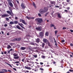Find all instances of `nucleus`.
<instances>
[{"instance_id": "obj_6", "label": "nucleus", "mask_w": 73, "mask_h": 73, "mask_svg": "<svg viewBox=\"0 0 73 73\" xmlns=\"http://www.w3.org/2000/svg\"><path fill=\"white\" fill-rule=\"evenodd\" d=\"M39 13H41V15H43V14H44L45 13V11L42 9H41L40 10Z\"/></svg>"}, {"instance_id": "obj_20", "label": "nucleus", "mask_w": 73, "mask_h": 73, "mask_svg": "<svg viewBox=\"0 0 73 73\" xmlns=\"http://www.w3.org/2000/svg\"><path fill=\"white\" fill-rule=\"evenodd\" d=\"M26 49V48L25 47H21L20 49H21V50H25V49Z\"/></svg>"}, {"instance_id": "obj_22", "label": "nucleus", "mask_w": 73, "mask_h": 73, "mask_svg": "<svg viewBox=\"0 0 73 73\" xmlns=\"http://www.w3.org/2000/svg\"><path fill=\"white\" fill-rule=\"evenodd\" d=\"M51 4H54V5H55V4H56V2L55 1H52L51 2Z\"/></svg>"}, {"instance_id": "obj_42", "label": "nucleus", "mask_w": 73, "mask_h": 73, "mask_svg": "<svg viewBox=\"0 0 73 73\" xmlns=\"http://www.w3.org/2000/svg\"><path fill=\"white\" fill-rule=\"evenodd\" d=\"M66 9H67V10H69V9H70V7H66Z\"/></svg>"}, {"instance_id": "obj_33", "label": "nucleus", "mask_w": 73, "mask_h": 73, "mask_svg": "<svg viewBox=\"0 0 73 73\" xmlns=\"http://www.w3.org/2000/svg\"><path fill=\"white\" fill-rule=\"evenodd\" d=\"M30 44H31V45H35V43H34L33 42H31L30 43Z\"/></svg>"}, {"instance_id": "obj_35", "label": "nucleus", "mask_w": 73, "mask_h": 73, "mask_svg": "<svg viewBox=\"0 0 73 73\" xmlns=\"http://www.w3.org/2000/svg\"><path fill=\"white\" fill-rule=\"evenodd\" d=\"M45 46V43H42V47L44 48Z\"/></svg>"}, {"instance_id": "obj_32", "label": "nucleus", "mask_w": 73, "mask_h": 73, "mask_svg": "<svg viewBox=\"0 0 73 73\" xmlns=\"http://www.w3.org/2000/svg\"><path fill=\"white\" fill-rule=\"evenodd\" d=\"M26 17L28 20H30L31 19V17H28V16H26Z\"/></svg>"}, {"instance_id": "obj_38", "label": "nucleus", "mask_w": 73, "mask_h": 73, "mask_svg": "<svg viewBox=\"0 0 73 73\" xmlns=\"http://www.w3.org/2000/svg\"><path fill=\"white\" fill-rule=\"evenodd\" d=\"M54 7V8H60V6L57 5H56Z\"/></svg>"}, {"instance_id": "obj_57", "label": "nucleus", "mask_w": 73, "mask_h": 73, "mask_svg": "<svg viewBox=\"0 0 73 73\" xmlns=\"http://www.w3.org/2000/svg\"><path fill=\"white\" fill-rule=\"evenodd\" d=\"M69 71L70 72H72V70L71 69H70L69 70Z\"/></svg>"}, {"instance_id": "obj_48", "label": "nucleus", "mask_w": 73, "mask_h": 73, "mask_svg": "<svg viewBox=\"0 0 73 73\" xmlns=\"http://www.w3.org/2000/svg\"><path fill=\"white\" fill-rule=\"evenodd\" d=\"M70 46H73V44H72V43H70Z\"/></svg>"}, {"instance_id": "obj_16", "label": "nucleus", "mask_w": 73, "mask_h": 73, "mask_svg": "<svg viewBox=\"0 0 73 73\" xmlns=\"http://www.w3.org/2000/svg\"><path fill=\"white\" fill-rule=\"evenodd\" d=\"M25 68L28 70L31 69V68L30 67H27L26 66H25Z\"/></svg>"}, {"instance_id": "obj_40", "label": "nucleus", "mask_w": 73, "mask_h": 73, "mask_svg": "<svg viewBox=\"0 0 73 73\" xmlns=\"http://www.w3.org/2000/svg\"><path fill=\"white\" fill-rule=\"evenodd\" d=\"M42 58H45V56L44 55H42Z\"/></svg>"}, {"instance_id": "obj_25", "label": "nucleus", "mask_w": 73, "mask_h": 73, "mask_svg": "<svg viewBox=\"0 0 73 73\" xmlns=\"http://www.w3.org/2000/svg\"><path fill=\"white\" fill-rule=\"evenodd\" d=\"M33 5L34 7L35 8H36V4H35V3L34 2H33Z\"/></svg>"}, {"instance_id": "obj_64", "label": "nucleus", "mask_w": 73, "mask_h": 73, "mask_svg": "<svg viewBox=\"0 0 73 73\" xmlns=\"http://www.w3.org/2000/svg\"><path fill=\"white\" fill-rule=\"evenodd\" d=\"M70 31L71 32H73V30H70Z\"/></svg>"}, {"instance_id": "obj_27", "label": "nucleus", "mask_w": 73, "mask_h": 73, "mask_svg": "<svg viewBox=\"0 0 73 73\" xmlns=\"http://www.w3.org/2000/svg\"><path fill=\"white\" fill-rule=\"evenodd\" d=\"M12 48V47L10 46L9 45H8L7 46V49H10V48Z\"/></svg>"}, {"instance_id": "obj_12", "label": "nucleus", "mask_w": 73, "mask_h": 73, "mask_svg": "<svg viewBox=\"0 0 73 73\" xmlns=\"http://www.w3.org/2000/svg\"><path fill=\"white\" fill-rule=\"evenodd\" d=\"M15 41H19L21 40V38H16L14 39Z\"/></svg>"}, {"instance_id": "obj_50", "label": "nucleus", "mask_w": 73, "mask_h": 73, "mask_svg": "<svg viewBox=\"0 0 73 73\" xmlns=\"http://www.w3.org/2000/svg\"><path fill=\"white\" fill-rule=\"evenodd\" d=\"M8 64V65H9V66H10V67H11V68H12V66H11V65L10 64Z\"/></svg>"}, {"instance_id": "obj_36", "label": "nucleus", "mask_w": 73, "mask_h": 73, "mask_svg": "<svg viewBox=\"0 0 73 73\" xmlns=\"http://www.w3.org/2000/svg\"><path fill=\"white\" fill-rule=\"evenodd\" d=\"M40 70H41L42 71H44V69L42 68H40Z\"/></svg>"}, {"instance_id": "obj_34", "label": "nucleus", "mask_w": 73, "mask_h": 73, "mask_svg": "<svg viewBox=\"0 0 73 73\" xmlns=\"http://www.w3.org/2000/svg\"><path fill=\"white\" fill-rule=\"evenodd\" d=\"M47 43H48V45L49 46H52L51 44H50L49 42H48Z\"/></svg>"}, {"instance_id": "obj_9", "label": "nucleus", "mask_w": 73, "mask_h": 73, "mask_svg": "<svg viewBox=\"0 0 73 73\" xmlns=\"http://www.w3.org/2000/svg\"><path fill=\"white\" fill-rule=\"evenodd\" d=\"M18 24L22 28H23V29H25V27H23V26H24V25H23L22 23H18Z\"/></svg>"}, {"instance_id": "obj_43", "label": "nucleus", "mask_w": 73, "mask_h": 73, "mask_svg": "<svg viewBox=\"0 0 73 73\" xmlns=\"http://www.w3.org/2000/svg\"><path fill=\"white\" fill-rule=\"evenodd\" d=\"M38 15L39 17H41V15L40 13H38Z\"/></svg>"}, {"instance_id": "obj_39", "label": "nucleus", "mask_w": 73, "mask_h": 73, "mask_svg": "<svg viewBox=\"0 0 73 73\" xmlns=\"http://www.w3.org/2000/svg\"><path fill=\"white\" fill-rule=\"evenodd\" d=\"M24 60H25V58L22 59L21 60V61L22 62H24Z\"/></svg>"}, {"instance_id": "obj_17", "label": "nucleus", "mask_w": 73, "mask_h": 73, "mask_svg": "<svg viewBox=\"0 0 73 73\" xmlns=\"http://www.w3.org/2000/svg\"><path fill=\"white\" fill-rule=\"evenodd\" d=\"M57 15L58 18H61V15H60V13H58Z\"/></svg>"}, {"instance_id": "obj_60", "label": "nucleus", "mask_w": 73, "mask_h": 73, "mask_svg": "<svg viewBox=\"0 0 73 73\" xmlns=\"http://www.w3.org/2000/svg\"><path fill=\"white\" fill-rule=\"evenodd\" d=\"M13 69L14 70H15V71H17V70H16V69L15 68H13Z\"/></svg>"}, {"instance_id": "obj_13", "label": "nucleus", "mask_w": 73, "mask_h": 73, "mask_svg": "<svg viewBox=\"0 0 73 73\" xmlns=\"http://www.w3.org/2000/svg\"><path fill=\"white\" fill-rule=\"evenodd\" d=\"M9 4L10 5L11 7H13V4L11 2H9Z\"/></svg>"}, {"instance_id": "obj_8", "label": "nucleus", "mask_w": 73, "mask_h": 73, "mask_svg": "<svg viewBox=\"0 0 73 73\" xmlns=\"http://www.w3.org/2000/svg\"><path fill=\"white\" fill-rule=\"evenodd\" d=\"M64 12L66 13H68L69 14H70L71 15H72V13H70V11H68L67 10H64Z\"/></svg>"}, {"instance_id": "obj_58", "label": "nucleus", "mask_w": 73, "mask_h": 73, "mask_svg": "<svg viewBox=\"0 0 73 73\" xmlns=\"http://www.w3.org/2000/svg\"><path fill=\"white\" fill-rule=\"evenodd\" d=\"M57 31H55V34H57Z\"/></svg>"}, {"instance_id": "obj_1", "label": "nucleus", "mask_w": 73, "mask_h": 73, "mask_svg": "<svg viewBox=\"0 0 73 73\" xmlns=\"http://www.w3.org/2000/svg\"><path fill=\"white\" fill-rule=\"evenodd\" d=\"M9 9L10 11H7V13H8V14H9V15H11V16H13L14 15L13 13L12 12V10H13V9L11 8V7H9Z\"/></svg>"}, {"instance_id": "obj_45", "label": "nucleus", "mask_w": 73, "mask_h": 73, "mask_svg": "<svg viewBox=\"0 0 73 73\" xmlns=\"http://www.w3.org/2000/svg\"><path fill=\"white\" fill-rule=\"evenodd\" d=\"M6 20H7V21H8V20H9V18H6Z\"/></svg>"}, {"instance_id": "obj_29", "label": "nucleus", "mask_w": 73, "mask_h": 73, "mask_svg": "<svg viewBox=\"0 0 73 73\" xmlns=\"http://www.w3.org/2000/svg\"><path fill=\"white\" fill-rule=\"evenodd\" d=\"M13 56H14L15 57H16V56H18V54H13Z\"/></svg>"}, {"instance_id": "obj_23", "label": "nucleus", "mask_w": 73, "mask_h": 73, "mask_svg": "<svg viewBox=\"0 0 73 73\" xmlns=\"http://www.w3.org/2000/svg\"><path fill=\"white\" fill-rule=\"evenodd\" d=\"M62 4H63L64 5V6H66V5H67V4H66V3H65L64 2H63L62 3Z\"/></svg>"}, {"instance_id": "obj_2", "label": "nucleus", "mask_w": 73, "mask_h": 73, "mask_svg": "<svg viewBox=\"0 0 73 73\" xmlns=\"http://www.w3.org/2000/svg\"><path fill=\"white\" fill-rule=\"evenodd\" d=\"M35 21L38 22L39 24H41V23L43 22V20H42V18H36L35 19Z\"/></svg>"}, {"instance_id": "obj_3", "label": "nucleus", "mask_w": 73, "mask_h": 73, "mask_svg": "<svg viewBox=\"0 0 73 73\" xmlns=\"http://www.w3.org/2000/svg\"><path fill=\"white\" fill-rule=\"evenodd\" d=\"M20 22H22L23 24H24L25 25H27V23L25 22V21L24 19H20L19 20Z\"/></svg>"}, {"instance_id": "obj_54", "label": "nucleus", "mask_w": 73, "mask_h": 73, "mask_svg": "<svg viewBox=\"0 0 73 73\" xmlns=\"http://www.w3.org/2000/svg\"><path fill=\"white\" fill-rule=\"evenodd\" d=\"M40 65H42V64H44V63L42 62H40Z\"/></svg>"}, {"instance_id": "obj_10", "label": "nucleus", "mask_w": 73, "mask_h": 73, "mask_svg": "<svg viewBox=\"0 0 73 73\" xmlns=\"http://www.w3.org/2000/svg\"><path fill=\"white\" fill-rule=\"evenodd\" d=\"M43 41L44 43H48V39L45 38H44L43 40Z\"/></svg>"}, {"instance_id": "obj_46", "label": "nucleus", "mask_w": 73, "mask_h": 73, "mask_svg": "<svg viewBox=\"0 0 73 73\" xmlns=\"http://www.w3.org/2000/svg\"><path fill=\"white\" fill-rule=\"evenodd\" d=\"M4 26L5 27H7V26H8V25L7 24H5L4 25Z\"/></svg>"}, {"instance_id": "obj_47", "label": "nucleus", "mask_w": 73, "mask_h": 73, "mask_svg": "<svg viewBox=\"0 0 73 73\" xmlns=\"http://www.w3.org/2000/svg\"><path fill=\"white\" fill-rule=\"evenodd\" d=\"M8 72H10V73H11V72H12V71L9 70H8Z\"/></svg>"}, {"instance_id": "obj_49", "label": "nucleus", "mask_w": 73, "mask_h": 73, "mask_svg": "<svg viewBox=\"0 0 73 73\" xmlns=\"http://www.w3.org/2000/svg\"><path fill=\"white\" fill-rule=\"evenodd\" d=\"M70 0H67L66 2H67V3H69V2H70Z\"/></svg>"}, {"instance_id": "obj_30", "label": "nucleus", "mask_w": 73, "mask_h": 73, "mask_svg": "<svg viewBox=\"0 0 73 73\" xmlns=\"http://www.w3.org/2000/svg\"><path fill=\"white\" fill-rule=\"evenodd\" d=\"M9 24H11L12 25V24H14V22L12 21H11L9 23Z\"/></svg>"}, {"instance_id": "obj_19", "label": "nucleus", "mask_w": 73, "mask_h": 73, "mask_svg": "<svg viewBox=\"0 0 73 73\" xmlns=\"http://www.w3.org/2000/svg\"><path fill=\"white\" fill-rule=\"evenodd\" d=\"M45 36H49V32H46L45 33Z\"/></svg>"}, {"instance_id": "obj_7", "label": "nucleus", "mask_w": 73, "mask_h": 73, "mask_svg": "<svg viewBox=\"0 0 73 73\" xmlns=\"http://www.w3.org/2000/svg\"><path fill=\"white\" fill-rule=\"evenodd\" d=\"M21 6L23 9H25V4H24V3H22L21 4Z\"/></svg>"}, {"instance_id": "obj_4", "label": "nucleus", "mask_w": 73, "mask_h": 73, "mask_svg": "<svg viewBox=\"0 0 73 73\" xmlns=\"http://www.w3.org/2000/svg\"><path fill=\"white\" fill-rule=\"evenodd\" d=\"M29 62V63H32V62L31 61L30 59L29 58H27L26 59V60L25 61V62L26 64V62Z\"/></svg>"}, {"instance_id": "obj_41", "label": "nucleus", "mask_w": 73, "mask_h": 73, "mask_svg": "<svg viewBox=\"0 0 73 73\" xmlns=\"http://www.w3.org/2000/svg\"><path fill=\"white\" fill-rule=\"evenodd\" d=\"M14 63H17V64H19L20 62L19 61H17V62H15Z\"/></svg>"}, {"instance_id": "obj_63", "label": "nucleus", "mask_w": 73, "mask_h": 73, "mask_svg": "<svg viewBox=\"0 0 73 73\" xmlns=\"http://www.w3.org/2000/svg\"><path fill=\"white\" fill-rule=\"evenodd\" d=\"M53 64H56V62H53Z\"/></svg>"}, {"instance_id": "obj_26", "label": "nucleus", "mask_w": 73, "mask_h": 73, "mask_svg": "<svg viewBox=\"0 0 73 73\" xmlns=\"http://www.w3.org/2000/svg\"><path fill=\"white\" fill-rule=\"evenodd\" d=\"M18 23V21H14V24H17Z\"/></svg>"}, {"instance_id": "obj_28", "label": "nucleus", "mask_w": 73, "mask_h": 73, "mask_svg": "<svg viewBox=\"0 0 73 73\" xmlns=\"http://www.w3.org/2000/svg\"><path fill=\"white\" fill-rule=\"evenodd\" d=\"M19 56H17V57H14V59H19Z\"/></svg>"}, {"instance_id": "obj_44", "label": "nucleus", "mask_w": 73, "mask_h": 73, "mask_svg": "<svg viewBox=\"0 0 73 73\" xmlns=\"http://www.w3.org/2000/svg\"><path fill=\"white\" fill-rule=\"evenodd\" d=\"M54 42L56 43V44H55V45L57 46V43H56V40H54Z\"/></svg>"}, {"instance_id": "obj_37", "label": "nucleus", "mask_w": 73, "mask_h": 73, "mask_svg": "<svg viewBox=\"0 0 73 73\" xmlns=\"http://www.w3.org/2000/svg\"><path fill=\"white\" fill-rule=\"evenodd\" d=\"M33 56L35 58H37V55H33Z\"/></svg>"}, {"instance_id": "obj_56", "label": "nucleus", "mask_w": 73, "mask_h": 73, "mask_svg": "<svg viewBox=\"0 0 73 73\" xmlns=\"http://www.w3.org/2000/svg\"><path fill=\"white\" fill-rule=\"evenodd\" d=\"M62 42H65V40H62Z\"/></svg>"}, {"instance_id": "obj_51", "label": "nucleus", "mask_w": 73, "mask_h": 73, "mask_svg": "<svg viewBox=\"0 0 73 73\" xmlns=\"http://www.w3.org/2000/svg\"><path fill=\"white\" fill-rule=\"evenodd\" d=\"M15 20H17L18 19V18L17 17H15Z\"/></svg>"}, {"instance_id": "obj_14", "label": "nucleus", "mask_w": 73, "mask_h": 73, "mask_svg": "<svg viewBox=\"0 0 73 73\" xmlns=\"http://www.w3.org/2000/svg\"><path fill=\"white\" fill-rule=\"evenodd\" d=\"M44 12H47L48 11V9L47 7H44Z\"/></svg>"}, {"instance_id": "obj_18", "label": "nucleus", "mask_w": 73, "mask_h": 73, "mask_svg": "<svg viewBox=\"0 0 73 73\" xmlns=\"http://www.w3.org/2000/svg\"><path fill=\"white\" fill-rule=\"evenodd\" d=\"M36 42H37V43L39 42H40V39L39 38H38L36 39Z\"/></svg>"}, {"instance_id": "obj_55", "label": "nucleus", "mask_w": 73, "mask_h": 73, "mask_svg": "<svg viewBox=\"0 0 73 73\" xmlns=\"http://www.w3.org/2000/svg\"><path fill=\"white\" fill-rule=\"evenodd\" d=\"M52 5H51L50 4L49 5V7H52Z\"/></svg>"}, {"instance_id": "obj_24", "label": "nucleus", "mask_w": 73, "mask_h": 73, "mask_svg": "<svg viewBox=\"0 0 73 73\" xmlns=\"http://www.w3.org/2000/svg\"><path fill=\"white\" fill-rule=\"evenodd\" d=\"M2 71L3 72H7L8 71L6 69H3L2 70Z\"/></svg>"}, {"instance_id": "obj_21", "label": "nucleus", "mask_w": 73, "mask_h": 73, "mask_svg": "<svg viewBox=\"0 0 73 73\" xmlns=\"http://www.w3.org/2000/svg\"><path fill=\"white\" fill-rule=\"evenodd\" d=\"M16 28H17V29H19L20 30V29H21V27H20L19 26V25H17L16 26Z\"/></svg>"}, {"instance_id": "obj_5", "label": "nucleus", "mask_w": 73, "mask_h": 73, "mask_svg": "<svg viewBox=\"0 0 73 73\" xmlns=\"http://www.w3.org/2000/svg\"><path fill=\"white\" fill-rule=\"evenodd\" d=\"M8 16H9V15H8V14L5 13H4L1 15V17L2 18H4L5 17H8Z\"/></svg>"}, {"instance_id": "obj_15", "label": "nucleus", "mask_w": 73, "mask_h": 73, "mask_svg": "<svg viewBox=\"0 0 73 73\" xmlns=\"http://www.w3.org/2000/svg\"><path fill=\"white\" fill-rule=\"evenodd\" d=\"M36 29L37 31H41V28L40 27H37L36 28Z\"/></svg>"}, {"instance_id": "obj_11", "label": "nucleus", "mask_w": 73, "mask_h": 73, "mask_svg": "<svg viewBox=\"0 0 73 73\" xmlns=\"http://www.w3.org/2000/svg\"><path fill=\"white\" fill-rule=\"evenodd\" d=\"M39 34H40L39 35V36L40 37H41V38H42V37H43V32H41Z\"/></svg>"}, {"instance_id": "obj_53", "label": "nucleus", "mask_w": 73, "mask_h": 73, "mask_svg": "<svg viewBox=\"0 0 73 73\" xmlns=\"http://www.w3.org/2000/svg\"><path fill=\"white\" fill-rule=\"evenodd\" d=\"M62 64H64V62L63 61V60H62L61 62H60Z\"/></svg>"}, {"instance_id": "obj_31", "label": "nucleus", "mask_w": 73, "mask_h": 73, "mask_svg": "<svg viewBox=\"0 0 73 73\" xmlns=\"http://www.w3.org/2000/svg\"><path fill=\"white\" fill-rule=\"evenodd\" d=\"M50 27H54V25L52 24H51L50 25Z\"/></svg>"}, {"instance_id": "obj_61", "label": "nucleus", "mask_w": 73, "mask_h": 73, "mask_svg": "<svg viewBox=\"0 0 73 73\" xmlns=\"http://www.w3.org/2000/svg\"><path fill=\"white\" fill-rule=\"evenodd\" d=\"M7 1L8 2V3H9V2H11V0H7Z\"/></svg>"}, {"instance_id": "obj_62", "label": "nucleus", "mask_w": 73, "mask_h": 73, "mask_svg": "<svg viewBox=\"0 0 73 73\" xmlns=\"http://www.w3.org/2000/svg\"><path fill=\"white\" fill-rule=\"evenodd\" d=\"M12 50H13V49L12 48H11V49L10 50H9V51H12Z\"/></svg>"}, {"instance_id": "obj_52", "label": "nucleus", "mask_w": 73, "mask_h": 73, "mask_svg": "<svg viewBox=\"0 0 73 73\" xmlns=\"http://www.w3.org/2000/svg\"><path fill=\"white\" fill-rule=\"evenodd\" d=\"M48 14V13H46V14L45 15V16L46 17V16H47V15Z\"/></svg>"}, {"instance_id": "obj_59", "label": "nucleus", "mask_w": 73, "mask_h": 73, "mask_svg": "<svg viewBox=\"0 0 73 73\" xmlns=\"http://www.w3.org/2000/svg\"><path fill=\"white\" fill-rule=\"evenodd\" d=\"M35 19V17H31V19Z\"/></svg>"}]
</instances>
